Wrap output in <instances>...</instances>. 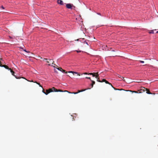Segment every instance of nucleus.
<instances>
[{"label": "nucleus", "mask_w": 158, "mask_h": 158, "mask_svg": "<svg viewBox=\"0 0 158 158\" xmlns=\"http://www.w3.org/2000/svg\"><path fill=\"white\" fill-rule=\"evenodd\" d=\"M43 60H47V61H46V62L47 63L49 62V61L48 60V59L44 58Z\"/></svg>", "instance_id": "19"}, {"label": "nucleus", "mask_w": 158, "mask_h": 158, "mask_svg": "<svg viewBox=\"0 0 158 158\" xmlns=\"http://www.w3.org/2000/svg\"><path fill=\"white\" fill-rule=\"evenodd\" d=\"M2 58H0V60H2Z\"/></svg>", "instance_id": "38"}, {"label": "nucleus", "mask_w": 158, "mask_h": 158, "mask_svg": "<svg viewBox=\"0 0 158 158\" xmlns=\"http://www.w3.org/2000/svg\"><path fill=\"white\" fill-rule=\"evenodd\" d=\"M42 92L43 93H44V92H45L44 91V89H43V90H42Z\"/></svg>", "instance_id": "31"}, {"label": "nucleus", "mask_w": 158, "mask_h": 158, "mask_svg": "<svg viewBox=\"0 0 158 158\" xmlns=\"http://www.w3.org/2000/svg\"><path fill=\"white\" fill-rule=\"evenodd\" d=\"M69 73H72L73 74V75H74V74H77L78 75H79V76H80V74H79L77 72H73V71H69Z\"/></svg>", "instance_id": "8"}, {"label": "nucleus", "mask_w": 158, "mask_h": 158, "mask_svg": "<svg viewBox=\"0 0 158 158\" xmlns=\"http://www.w3.org/2000/svg\"><path fill=\"white\" fill-rule=\"evenodd\" d=\"M91 81L92 82V83L93 84V85H94L95 84V82L94 81L92 80H91Z\"/></svg>", "instance_id": "20"}, {"label": "nucleus", "mask_w": 158, "mask_h": 158, "mask_svg": "<svg viewBox=\"0 0 158 158\" xmlns=\"http://www.w3.org/2000/svg\"><path fill=\"white\" fill-rule=\"evenodd\" d=\"M139 90H138L137 91H131V90H130L129 91H130V92H134V93H139Z\"/></svg>", "instance_id": "13"}, {"label": "nucleus", "mask_w": 158, "mask_h": 158, "mask_svg": "<svg viewBox=\"0 0 158 158\" xmlns=\"http://www.w3.org/2000/svg\"><path fill=\"white\" fill-rule=\"evenodd\" d=\"M30 81V82H34L32 81Z\"/></svg>", "instance_id": "34"}, {"label": "nucleus", "mask_w": 158, "mask_h": 158, "mask_svg": "<svg viewBox=\"0 0 158 158\" xmlns=\"http://www.w3.org/2000/svg\"><path fill=\"white\" fill-rule=\"evenodd\" d=\"M54 65H55V66H57V65H56L55 64H53Z\"/></svg>", "instance_id": "33"}, {"label": "nucleus", "mask_w": 158, "mask_h": 158, "mask_svg": "<svg viewBox=\"0 0 158 158\" xmlns=\"http://www.w3.org/2000/svg\"><path fill=\"white\" fill-rule=\"evenodd\" d=\"M34 82L35 83L37 84H38L40 87H41L42 88H43L42 86L40 85V84L39 83L37 82L36 81Z\"/></svg>", "instance_id": "16"}, {"label": "nucleus", "mask_w": 158, "mask_h": 158, "mask_svg": "<svg viewBox=\"0 0 158 158\" xmlns=\"http://www.w3.org/2000/svg\"><path fill=\"white\" fill-rule=\"evenodd\" d=\"M53 91L55 92H63V91L61 89H56L55 87H53L52 88H50L48 89H46V92H44V93L46 95H47L49 93Z\"/></svg>", "instance_id": "1"}, {"label": "nucleus", "mask_w": 158, "mask_h": 158, "mask_svg": "<svg viewBox=\"0 0 158 158\" xmlns=\"http://www.w3.org/2000/svg\"><path fill=\"white\" fill-rule=\"evenodd\" d=\"M49 61H50V62H51L52 63V64H49L48 65L53 66V64H54V61L52 59H49Z\"/></svg>", "instance_id": "9"}, {"label": "nucleus", "mask_w": 158, "mask_h": 158, "mask_svg": "<svg viewBox=\"0 0 158 158\" xmlns=\"http://www.w3.org/2000/svg\"><path fill=\"white\" fill-rule=\"evenodd\" d=\"M57 2L58 4H60L61 5H64V3L61 0H57Z\"/></svg>", "instance_id": "7"}, {"label": "nucleus", "mask_w": 158, "mask_h": 158, "mask_svg": "<svg viewBox=\"0 0 158 158\" xmlns=\"http://www.w3.org/2000/svg\"><path fill=\"white\" fill-rule=\"evenodd\" d=\"M97 79V81L99 82H101V81L99 80V77H98V78H96Z\"/></svg>", "instance_id": "18"}, {"label": "nucleus", "mask_w": 158, "mask_h": 158, "mask_svg": "<svg viewBox=\"0 0 158 158\" xmlns=\"http://www.w3.org/2000/svg\"><path fill=\"white\" fill-rule=\"evenodd\" d=\"M98 14L99 15H101V14L100 13H98Z\"/></svg>", "instance_id": "36"}, {"label": "nucleus", "mask_w": 158, "mask_h": 158, "mask_svg": "<svg viewBox=\"0 0 158 158\" xmlns=\"http://www.w3.org/2000/svg\"><path fill=\"white\" fill-rule=\"evenodd\" d=\"M10 70V72H11V73H12V74L13 76H15L16 78H17V79H19V77H17V76H15V75H14V73H15V72L14 71H13L11 69V70Z\"/></svg>", "instance_id": "6"}, {"label": "nucleus", "mask_w": 158, "mask_h": 158, "mask_svg": "<svg viewBox=\"0 0 158 158\" xmlns=\"http://www.w3.org/2000/svg\"><path fill=\"white\" fill-rule=\"evenodd\" d=\"M149 33L150 34H154V30H152L150 31L149 32Z\"/></svg>", "instance_id": "15"}, {"label": "nucleus", "mask_w": 158, "mask_h": 158, "mask_svg": "<svg viewBox=\"0 0 158 158\" xmlns=\"http://www.w3.org/2000/svg\"><path fill=\"white\" fill-rule=\"evenodd\" d=\"M146 88L144 87H141V89L139 90V93H142L145 91Z\"/></svg>", "instance_id": "3"}, {"label": "nucleus", "mask_w": 158, "mask_h": 158, "mask_svg": "<svg viewBox=\"0 0 158 158\" xmlns=\"http://www.w3.org/2000/svg\"><path fill=\"white\" fill-rule=\"evenodd\" d=\"M90 88H87V89H82V90H81V92H83V91H85V90H87V89H90Z\"/></svg>", "instance_id": "17"}, {"label": "nucleus", "mask_w": 158, "mask_h": 158, "mask_svg": "<svg viewBox=\"0 0 158 158\" xmlns=\"http://www.w3.org/2000/svg\"><path fill=\"white\" fill-rule=\"evenodd\" d=\"M85 78L89 79L90 81L91 80V78L90 77H86Z\"/></svg>", "instance_id": "23"}, {"label": "nucleus", "mask_w": 158, "mask_h": 158, "mask_svg": "<svg viewBox=\"0 0 158 158\" xmlns=\"http://www.w3.org/2000/svg\"><path fill=\"white\" fill-rule=\"evenodd\" d=\"M1 8L3 9H4V7H3V6H1Z\"/></svg>", "instance_id": "26"}, {"label": "nucleus", "mask_w": 158, "mask_h": 158, "mask_svg": "<svg viewBox=\"0 0 158 158\" xmlns=\"http://www.w3.org/2000/svg\"><path fill=\"white\" fill-rule=\"evenodd\" d=\"M95 73H89V75H92L93 77H95Z\"/></svg>", "instance_id": "11"}, {"label": "nucleus", "mask_w": 158, "mask_h": 158, "mask_svg": "<svg viewBox=\"0 0 158 158\" xmlns=\"http://www.w3.org/2000/svg\"><path fill=\"white\" fill-rule=\"evenodd\" d=\"M95 78H98V77H99V75L98 74V72L95 73Z\"/></svg>", "instance_id": "14"}, {"label": "nucleus", "mask_w": 158, "mask_h": 158, "mask_svg": "<svg viewBox=\"0 0 158 158\" xmlns=\"http://www.w3.org/2000/svg\"><path fill=\"white\" fill-rule=\"evenodd\" d=\"M23 51H24L25 52H27V51H26V50H25V49L23 50Z\"/></svg>", "instance_id": "32"}, {"label": "nucleus", "mask_w": 158, "mask_h": 158, "mask_svg": "<svg viewBox=\"0 0 158 158\" xmlns=\"http://www.w3.org/2000/svg\"><path fill=\"white\" fill-rule=\"evenodd\" d=\"M85 42V43H86L87 44H87V42Z\"/></svg>", "instance_id": "35"}, {"label": "nucleus", "mask_w": 158, "mask_h": 158, "mask_svg": "<svg viewBox=\"0 0 158 158\" xmlns=\"http://www.w3.org/2000/svg\"><path fill=\"white\" fill-rule=\"evenodd\" d=\"M20 48L23 49V48L22 47H20Z\"/></svg>", "instance_id": "39"}, {"label": "nucleus", "mask_w": 158, "mask_h": 158, "mask_svg": "<svg viewBox=\"0 0 158 158\" xmlns=\"http://www.w3.org/2000/svg\"><path fill=\"white\" fill-rule=\"evenodd\" d=\"M83 74H85V75H86V74H88L89 75V73H85Z\"/></svg>", "instance_id": "27"}, {"label": "nucleus", "mask_w": 158, "mask_h": 158, "mask_svg": "<svg viewBox=\"0 0 158 158\" xmlns=\"http://www.w3.org/2000/svg\"><path fill=\"white\" fill-rule=\"evenodd\" d=\"M73 5L71 4H67L66 5V7L68 9H71Z\"/></svg>", "instance_id": "5"}, {"label": "nucleus", "mask_w": 158, "mask_h": 158, "mask_svg": "<svg viewBox=\"0 0 158 158\" xmlns=\"http://www.w3.org/2000/svg\"><path fill=\"white\" fill-rule=\"evenodd\" d=\"M77 51V52H81V51Z\"/></svg>", "instance_id": "30"}, {"label": "nucleus", "mask_w": 158, "mask_h": 158, "mask_svg": "<svg viewBox=\"0 0 158 158\" xmlns=\"http://www.w3.org/2000/svg\"><path fill=\"white\" fill-rule=\"evenodd\" d=\"M118 77H119L121 79H123L124 78V77H122L121 76H120L119 75H118Z\"/></svg>", "instance_id": "22"}, {"label": "nucleus", "mask_w": 158, "mask_h": 158, "mask_svg": "<svg viewBox=\"0 0 158 158\" xmlns=\"http://www.w3.org/2000/svg\"><path fill=\"white\" fill-rule=\"evenodd\" d=\"M62 72L63 73H67V72H66L65 71V70H63V69H62Z\"/></svg>", "instance_id": "24"}, {"label": "nucleus", "mask_w": 158, "mask_h": 158, "mask_svg": "<svg viewBox=\"0 0 158 158\" xmlns=\"http://www.w3.org/2000/svg\"><path fill=\"white\" fill-rule=\"evenodd\" d=\"M0 66L2 67H4L5 68L8 69L9 70H11V69L9 68L8 66H7L6 65H2L0 63Z\"/></svg>", "instance_id": "4"}, {"label": "nucleus", "mask_w": 158, "mask_h": 158, "mask_svg": "<svg viewBox=\"0 0 158 158\" xmlns=\"http://www.w3.org/2000/svg\"><path fill=\"white\" fill-rule=\"evenodd\" d=\"M145 91H146V93L148 94H152L149 91V89L147 88H146Z\"/></svg>", "instance_id": "10"}, {"label": "nucleus", "mask_w": 158, "mask_h": 158, "mask_svg": "<svg viewBox=\"0 0 158 158\" xmlns=\"http://www.w3.org/2000/svg\"><path fill=\"white\" fill-rule=\"evenodd\" d=\"M93 85H93V84L92 83L91 84V88L93 87Z\"/></svg>", "instance_id": "28"}, {"label": "nucleus", "mask_w": 158, "mask_h": 158, "mask_svg": "<svg viewBox=\"0 0 158 158\" xmlns=\"http://www.w3.org/2000/svg\"><path fill=\"white\" fill-rule=\"evenodd\" d=\"M57 69L58 70H59L62 71V68H57Z\"/></svg>", "instance_id": "21"}, {"label": "nucleus", "mask_w": 158, "mask_h": 158, "mask_svg": "<svg viewBox=\"0 0 158 158\" xmlns=\"http://www.w3.org/2000/svg\"><path fill=\"white\" fill-rule=\"evenodd\" d=\"M81 92V91L80 90H78V92H77V93H79Z\"/></svg>", "instance_id": "29"}, {"label": "nucleus", "mask_w": 158, "mask_h": 158, "mask_svg": "<svg viewBox=\"0 0 158 158\" xmlns=\"http://www.w3.org/2000/svg\"><path fill=\"white\" fill-rule=\"evenodd\" d=\"M101 82H105L106 84H109V85H111V86L114 89H116L115 88H114L112 85L109 82H108L105 79H103L102 81H101Z\"/></svg>", "instance_id": "2"}, {"label": "nucleus", "mask_w": 158, "mask_h": 158, "mask_svg": "<svg viewBox=\"0 0 158 158\" xmlns=\"http://www.w3.org/2000/svg\"><path fill=\"white\" fill-rule=\"evenodd\" d=\"M156 33H158V31H156Z\"/></svg>", "instance_id": "37"}, {"label": "nucleus", "mask_w": 158, "mask_h": 158, "mask_svg": "<svg viewBox=\"0 0 158 158\" xmlns=\"http://www.w3.org/2000/svg\"><path fill=\"white\" fill-rule=\"evenodd\" d=\"M68 92L69 93H71V94H78V93L77 92H73V93H72V92H69L68 91H67V90H64V91H63V92Z\"/></svg>", "instance_id": "12"}, {"label": "nucleus", "mask_w": 158, "mask_h": 158, "mask_svg": "<svg viewBox=\"0 0 158 158\" xmlns=\"http://www.w3.org/2000/svg\"><path fill=\"white\" fill-rule=\"evenodd\" d=\"M139 61L140 62V63H144V61H142V60H140Z\"/></svg>", "instance_id": "25"}, {"label": "nucleus", "mask_w": 158, "mask_h": 158, "mask_svg": "<svg viewBox=\"0 0 158 158\" xmlns=\"http://www.w3.org/2000/svg\"><path fill=\"white\" fill-rule=\"evenodd\" d=\"M0 63L1 64V62L0 61Z\"/></svg>", "instance_id": "40"}]
</instances>
